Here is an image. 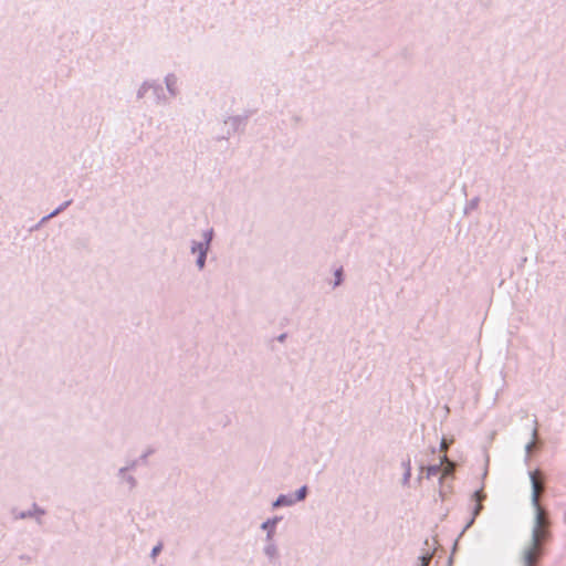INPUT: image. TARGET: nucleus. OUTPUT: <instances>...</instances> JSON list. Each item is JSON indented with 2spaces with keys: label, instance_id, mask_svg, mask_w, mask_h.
<instances>
[{
  "label": "nucleus",
  "instance_id": "1",
  "mask_svg": "<svg viewBox=\"0 0 566 566\" xmlns=\"http://www.w3.org/2000/svg\"><path fill=\"white\" fill-rule=\"evenodd\" d=\"M531 481H532V504L537 505L539 504V496L541 493L544 491V478L539 470H535L531 473Z\"/></svg>",
  "mask_w": 566,
  "mask_h": 566
},
{
  "label": "nucleus",
  "instance_id": "2",
  "mask_svg": "<svg viewBox=\"0 0 566 566\" xmlns=\"http://www.w3.org/2000/svg\"><path fill=\"white\" fill-rule=\"evenodd\" d=\"M542 554V548L537 544H531L523 554L524 566H535Z\"/></svg>",
  "mask_w": 566,
  "mask_h": 566
},
{
  "label": "nucleus",
  "instance_id": "3",
  "mask_svg": "<svg viewBox=\"0 0 566 566\" xmlns=\"http://www.w3.org/2000/svg\"><path fill=\"white\" fill-rule=\"evenodd\" d=\"M536 512L535 516V527H548L549 521L545 510L541 506V504L533 505Z\"/></svg>",
  "mask_w": 566,
  "mask_h": 566
},
{
  "label": "nucleus",
  "instance_id": "4",
  "mask_svg": "<svg viewBox=\"0 0 566 566\" xmlns=\"http://www.w3.org/2000/svg\"><path fill=\"white\" fill-rule=\"evenodd\" d=\"M548 536V527H535L532 533V544H537L539 547Z\"/></svg>",
  "mask_w": 566,
  "mask_h": 566
},
{
  "label": "nucleus",
  "instance_id": "5",
  "mask_svg": "<svg viewBox=\"0 0 566 566\" xmlns=\"http://www.w3.org/2000/svg\"><path fill=\"white\" fill-rule=\"evenodd\" d=\"M441 465H442V476H448V475H451L453 472H454V469H455V464L450 461L447 455H443L442 460H441Z\"/></svg>",
  "mask_w": 566,
  "mask_h": 566
},
{
  "label": "nucleus",
  "instance_id": "6",
  "mask_svg": "<svg viewBox=\"0 0 566 566\" xmlns=\"http://www.w3.org/2000/svg\"><path fill=\"white\" fill-rule=\"evenodd\" d=\"M474 501L476 502L474 514L478 515L479 512L482 510V501L484 500L485 495L483 494L482 490L475 491L473 494Z\"/></svg>",
  "mask_w": 566,
  "mask_h": 566
},
{
  "label": "nucleus",
  "instance_id": "7",
  "mask_svg": "<svg viewBox=\"0 0 566 566\" xmlns=\"http://www.w3.org/2000/svg\"><path fill=\"white\" fill-rule=\"evenodd\" d=\"M440 465H430L426 469V472H427V478H430V476H433V475H437L440 471Z\"/></svg>",
  "mask_w": 566,
  "mask_h": 566
},
{
  "label": "nucleus",
  "instance_id": "8",
  "mask_svg": "<svg viewBox=\"0 0 566 566\" xmlns=\"http://www.w3.org/2000/svg\"><path fill=\"white\" fill-rule=\"evenodd\" d=\"M306 495V488L303 486L301 490H298L297 492V500H303Z\"/></svg>",
  "mask_w": 566,
  "mask_h": 566
},
{
  "label": "nucleus",
  "instance_id": "9",
  "mask_svg": "<svg viewBox=\"0 0 566 566\" xmlns=\"http://www.w3.org/2000/svg\"><path fill=\"white\" fill-rule=\"evenodd\" d=\"M448 448H449V444H448L447 440H446V439H443V440L441 441V444H440V450H441L442 452H446V451L448 450Z\"/></svg>",
  "mask_w": 566,
  "mask_h": 566
},
{
  "label": "nucleus",
  "instance_id": "10",
  "mask_svg": "<svg viewBox=\"0 0 566 566\" xmlns=\"http://www.w3.org/2000/svg\"><path fill=\"white\" fill-rule=\"evenodd\" d=\"M203 264H205V253H203V252H201V253H200V256H199V259H198V265H199V268H202V266H203Z\"/></svg>",
  "mask_w": 566,
  "mask_h": 566
},
{
  "label": "nucleus",
  "instance_id": "11",
  "mask_svg": "<svg viewBox=\"0 0 566 566\" xmlns=\"http://www.w3.org/2000/svg\"><path fill=\"white\" fill-rule=\"evenodd\" d=\"M289 503H290V502H287V501L285 500V497H284V496H281V497L275 502V505L277 506V505H281V504H289Z\"/></svg>",
  "mask_w": 566,
  "mask_h": 566
},
{
  "label": "nucleus",
  "instance_id": "12",
  "mask_svg": "<svg viewBox=\"0 0 566 566\" xmlns=\"http://www.w3.org/2000/svg\"><path fill=\"white\" fill-rule=\"evenodd\" d=\"M340 275H342V271H340V270H338V271L336 272V277H337L336 285H338V284L340 283Z\"/></svg>",
  "mask_w": 566,
  "mask_h": 566
},
{
  "label": "nucleus",
  "instance_id": "13",
  "mask_svg": "<svg viewBox=\"0 0 566 566\" xmlns=\"http://www.w3.org/2000/svg\"><path fill=\"white\" fill-rule=\"evenodd\" d=\"M429 560H430V557H424V556H423V557H422V564H421V566H428Z\"/></svg>",
  "mask_w": 566,
  "mask_h": 566
},
{
  "label": "nucleus",
  "instance_id": "14",
  "mask_svg": "<svg viewBox=\"0 0 566 566\" xmlns=\"http://www.w3.org/2000/svg\"><path fill=\"white\" fill-rule=\"evenodd\" d=\"M159 549H160V548H159L158 546H157V547H155V548L153 549V555H156V554L159 552Z\"/></svg>",
  "mask_w": 566,
  "mask_h": 566
}]
</instances>
